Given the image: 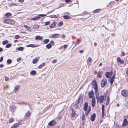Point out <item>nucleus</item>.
<instances>
[{
    "instance_id": "62",
    "label": "nucleus",
    "mask_w": 128,
    "mask_h": 128,
    "mask_svg": "<svg viewBox=\"0 0 128 128\" xmlns=\"http://www.w3.org/2000/svg\"><path fill=\"white\" fill-rule=\"evenodd\" d=\"M60 127V126L59 125L56 126H54L53 128H59Z\"/></svg>"
},
{
    "instance_id": "42",
    "label": "nucleus",
    "mask_w": 128,
    "mask_h": 128,
    "mask_svg": "<svg viewBox=\"0 0 128 128\" xmlns=\"http://www.w3.org/2000/svg\"><path fill=\"white\" fill-rule=\"evenodd\" d=\"M49 17L51 18H57V17L55 15H50V16Z\"/></svg>"
},
{
    "instance_id": "2",
    "label": "nucleus",
    "mask_w": 128,
    "mask_h": 128,
    "mask_svg": "<svg viewBox=\"0 0 128 128\" xmlns=\"http://www.w3.org/2000/svg\"><path fill=\"white\" fill-rule=\"evenodd\" d=\"M97 101H98L100 103H102L104 100V97L103 96H101L99 97H96Z\"/></svg>"
},
{
    "instance_id": "63",
    "label": "nucleus",
    "mask_w": 128,
    "mask_h": 128,
    "mask_svg": "<svg viewBox=\"0 0 128 128\" xmlns=\"http://www.w3.org/2000/svg\"><path fill=\"white\" fill-rule=\"evenodd\" d=\"M8 77L5 76V80L6 81L7 80H8Z\"/></svg>"
},
{
    "instance_id": "17",
    "label": "nucleus",
    "mask_w": 128,
    "mask_h": 128,
    "mask_svg": "<svg viewBox=\"0 0 128 128\" xmlns=\"http://www.w3.org/2000/svg\"><path fill=\"white\" fill-rule=\"evenodd\" d=\"M92 87L94 86L98 85L96 80H92Z\"/></svg>"
},
{
    "instance_id": "10",
    "label": "nucleus",
    "mask_w": 128,
    "mask_h": 128,
    "mask_svg": "<svg viewBox=\"0 0 128 128\" xmlns=\"http://www.w3.org/2000/svg\"><path fill=\"white\" fill-rule=\"evenodd\" d=\"M96 114L94 113L90 116V120L92 121H94L95 120Z\"/></svg>"
},
{
    "instance_id": "54",
    "label": "nucleus",
    "mask_w": 128,
    "mask_h": 128,
    "mask_svg": "<svg viewBox=\"0 0 128 128\" xmlns=\"http://www.w3.org/2000/svg\"><path fill=\"white\" fill-rule=\"evenodd\" d=\"M76 105L75 106V108H78V107L79 106V105L78 104H77L76 102Z\"/></svg>"
},
{
    "instance_id": "55",
    "label": "nucleus",
    "mask_w": 128,
    "mask_h": 128,
    "mask_svg": "<svg viewBox=\"0 0 128 128\" xmlns=\"http://www.w3.org/2000/svg\"><path fill=\"white\" fill-rule=\"evenodd\" d=\"M64 14H65L66 15L68 16L69 15V13L68 12H67L66 13H64Z\"/></svg>"
},
{
    "instance_id": "37",
    "label": "nucleus",
    "mask_w": 128,
    "mask_h": 128,
    "mask_svg": "<svg viewBox=\"0 0 128 128\" xmlns=\"http://www.w3.org/2000/svg\"><path fill=\"white\" fill-rule=\"evenodd\" d=\"M46 48L48 49H50L52 47V46L51 44H48L46 45Z\"/></svg>"
},
{
    "instance_id": "40",
    "label": "nucleus",
    "mask_w": 128,
    "mask_h": 128,
    "mask_svg": "<svg viewBox=\"0 0 128 128\" xmlns=\"http://www.w3.org/2000/svg\"><path fill=\"white\" fill-rule=\"evenodd\" d=\"M7 62L8 64H10L12 62V60L10 59H8L7 60Z\"/></svg>"
},
{
    "instance_id": "19",
    "label": "nucleus",
    "mask_w": 128,
    "mask_h": 128,
    "mask_svg": "<svg viewBox=\"0 0 128 128\" xmlns=\"http://www.w3.org/2000/svg\"><path fill=\"white\" fill-rule=\"evenodd\" d=\"M116 60L117 61L119 62L121 64H122L124 61L121 60V58L120 57L117 58Z\"/></svg>"
},
{
    "instance_id": "23",
    "label": "nucleus",
    "mask_w": 128,
    "mask_h": 128,
    "mask_svg": "<svg viewBox=\"0 0 128 128\" xmlns=\"http://www.w3.org/2000/svg\"><path fill=\"white\" fill-rule=\"evenodd\" d=\"M31 115V113L29 111H28L25 114V116H26L27 117H29Z\"/></svg>"
},
{
    "instance_id": "20",
    "label": "nucleus",
    "mask_w": 128,
    "mask_h": 128,
    "mask_svg": "<svg viewBox=\"0 0 128 128\" xmlns=\"http://www.w3.org/2000/svg\"><path fill=\"white\" fill-rule=\"evenodd\" d=\"M35 38L36 40H41L42 39V37L39 36H36Z\"/></svg>"
},
{
    "instance_id": "22",
    "label": "nucleus",
    "mask_w": 128,
    "mask_h": 128,
    "mask_svg": "<svg viewBox=\"0 0 128 128\" xmlns=\"http://www.w3.org/2000/svg\"><path fill=\"white\" fill-rule=\"evenodd\" d=\"M20 88V86L19 85H17L14 88L15 92H16L18 91V90Z\"/></svg>"
},
{
    "instance_id": "11",
    "label": "nucleus",
    "mask_w": 128,
    "mask_h": 128,
    "mask_svg": "<svg viewBox=\"0 0 128 128\" xmlns=\"http://www.w3.org/2000/svg\"><path fill=\"white\" fill-rule=\"evenodd\" d=\"M89 97L90 98H92L94 96V92L93 91L89 92L88 94Z\"/></svg>"
},
{
    "instance_id": "26",
    "label": "nucleus",
    "mask_w": 128,
    "mask_h": 128,
    "mask_svg": "<svg viewBox=\"0 0 128 128\" xmlns=\"http://www.w3.org/2000/svg\"><path fill=\"white\" fill-rule=\"evenodd\" d=\"M38 61V59L36 57L34 59L32 60V63L34 64L36 63Z\"/></svg>"
},
{
    "instance_id": "9",
    "label": "nucleus",
    "mask_w": 128,
    "mask_h": 128,
    "mask_svg": "<svg viewBox=\"0 0 128 128\" xmlns=\"http://www.w3.org/2000/svg\"><path fill=\"white\" fill-rule=\"evenodd\" d=\"M128 124V122L126 119H124L122 122V126H124Z\"/></svg>"
},
{
    "instance_id": "14",
    "label": "nucleus",
    "mask_w": 128,
    "mask_h": 128,
    "mask_svg": "<svg viewBox=\"0 0 128 128\" xmlns=\"http://www.w3.org/2000/svg\"><path fill=\"white\" fill-rule=\"evenodd\" d=\"M92 87L94 88V90L95 94H96L97 95L98 90V85L94 86H93Z\"/></svg>"
},
{
    "instance_id": "60",
    "label": "nucleus",
    "mask_w": 128,
    "mask_h": 128,
    "mask_svg": "<svg viewBox=\"0 0 128 128\" xmlns=\"http://www.w3.org/2000/svg\"><path fill=\"white\" fill-rule=\"evenodd\" d=\"M125 55L124 52H121V55L122 56H124Z\"/></svg>"
},
{
    "instance_id": "13",
    "label": "nucleus",
    "mask_w": 128,
    "mask_h": 128,
    "mask_svg": "<svg viewBox=\"0 0 128 128\" xmlns=\"http://www.w3.org/2000/svg\"><path fill=\"white\" fill-rule=\"evenodd\" d=\"M92 106L94 107L95 105L96 104V102L94 98H92Z\"/></svg>"
},
{
    "instance_id": "25",
    "label": "nucleus",
    "mask_w": 128,
    "mask_h": 128,
    "mask_svg": "<svg viewBox=\"0 0 128 128\" xmlns=\"http://www.w3.org/2000/svg\"><path fill=\"white\" fill-rule=\"evenodd\" d=\"M40 45H35L34 44H31L30 47L32 48H36L39 46Z\"/></svg>"
},
{
    "instance_id": "27",
    "label": "nucleus",
    "mask_w": 128,
    "mask_h": 128,
    "mask_svg": "<svg viewBox=\"0 0 128 128\" xmlns=\"http://www.w3.org/2000/svg\"><path fill=\"white\" fill-rule=\"evenodd\" d=\"M39 28V26L37 24L34 25V26L33 28H32L34 29H36Z\"/></svg>"
},
{
    "instance_id": "3",
    "label": "nucleus",
    "mask_w": 128,
    "mask_h": 128,
    "mask_svg": "<svg viewBox=\"0 0 128 128\" xmlns=\"http://www.w3.org/2000/svg\"><path fill=\"white\" fill-rule=\"evenodd\" d=\"M60 36V34H50V38H56L59 37Z\"/></svg>"
},
{
    "instance_id": "51",
    "label": "nucleus",
    "mask_w": 128,
    "mask_h": 128,
    "mask_svg": "<svg viewBox=\"0 0 128 128\" xmlns=\"http://www.w3.org/2000/svg\"><path fill=\"white\" fill-rule=\"evenodd\" d=\"M57 62V60L56 59L52 61V63H56Z\"/></svg>"
},
{
    "instance_id": "31",
    "label": "nucleus",
    "mask_w": 128,
    "mask_h": 128,
    "mask_svg": "<svg viewBox=\"0 0 128 128\" xmlns=\"http://www.w3.org/2000/svg\"><path fill=\"white\" fill-rule=\"evenodd\" d=\"M8 42V41L7 40L4 41L2 42V44L4 45H6Z\"/></svg>"
},
{
    "instance_id": "36",
    "label": "nucleus",
    "mask_w": 128,
    "mask_h": 128,
    "mask_svg": "<svg viewBox=\"0 0 128 128\" xmlns=\"http://www.w3.org/2000/svg\"><path fill=\"white\" fill-rule=\"evenodd\" d=\"M12 14L10 12H8L5 14V16L6 17H8L11 15Z\"/></svg>"
},
{
    "instance_id": "7",
    "label": "nucleus",
    "mask_w": 128,
    "mask_h": 128,
    "mask_svg": "<svg viewBox=\"0 0 128 128\" xmlns=\"http://www.w3.org/2000/svg\"><path fill=\"white\" fill-rule=\"evenodd\" d=\"M127 93V92L126 90H124L122 91L121 94L122 95L125 97L128 96Z\"/></svg>"
},
{
    "instance_id": "16",
    "label": "nucleus",
    "mask_w": 128,
    "mask_h": 128,
    "mask_svg": "<svg viewBox=\"0 0 128 128\" xmlns=\"http://www.w3.org/2000/svg\"><path fill=\"white\" fill-rule=\"evenodd\" d=\"M88 104L87 102H86L84 107V110L86 111L87 110L88 107Z\"/></svg>"
},
{
    "instance_id": "44",
    "label": "nucleus",
    "mask_w": 128,
    "mask_h": 128,
    "mask_svg": "<svg viewBox=\"0 0 128 128\" xmlns=\"http://www.w3.org/2000/svg\"><path fill=\"white\" fill-rule=\"evenodd\" d=\"M20 38V36L18 35H16L15 36L14 38L16 39H18Z\"/></svg>"
},
{
    "instance_id": "48",
    "label": "nucleus",
    "mask_w": 128,
    "mask_h": 128,
    "mask_svg": "<svg viewBox=\"0 0 128 128\" xmlns=\"http://www.w3.org/2000/svg\"><path fill=\"white\" fill-rule=\"evenodd\" d=\"M50 23V22L49 21H48V22H45V25H48Z\"/></svg>"
},
{
    "instance_id": "64",
    "label": "nucleus",
    "mask_w": 128,
    "mask_h": 128,
    "mask_svg": "<svg viewBox=\"0 0 128 128\" xmlns=\"http://www.w3.org/2000/svg\"><path fill=\"white\" fill-rule=\"evenodd\" d=\"M126 73L127 74V76H128V68L126 71Z\"/></svg>"
},
{
    "instance_id": "28",
    "label": "nucleus",
    "mask_w": 128,
    "mask_h": 128,
    "mask_svg": "<svg viewBox=\"0 0 128 128\" xmlns=\"http://www.w3.org/2000/svg\"><path fill=\"white\" fill-rule=\"evenodd\" d=\"M24 27L28 31H30L31 30V28L30 27L28 26L27 25H24Z\"/></svg>"
},
{
    "instance_id": "32",
    "label": "nucleus",
    "mask_w": 128,
    "mask_h": 128,
    "mask_svg": "<svg viewBox=\"0 0 128 128\" xmlns=\"http://www.w3.org/2000/svg\"><path fill=\"white\" fill-rule=\"evenodd\" d=\"M24 49V48L22 47H20L18 48V50L19 51H22Z\"/></svg>"
},
{
    "instance_id": "30",
    "label": "nucleus",
    "mask_w": 128,
    "mask_h": 128,
    "mask_svg": "<svg viewBox=\"0 0 128 128\" xmlns=\"http://www.w3.org/2000/svg\"><path fill=\"white\" fill-rule=\"evenodd\" d=\"M36 73V72L35 70L32 71L30 73V74L32 75H35Z\"/></svg>"
},
{
    "instance_id": "29",
    "label": "nucleus",
    "mask_w": 128,
    "mask_h": 128,
    "mask_svg": "<svg viewBox=\"0 0 128 128\" xmlns=\"http://www.w3.org/2000/svg\"><path fill=\"white\" fill-rule=\"evenodd\" d=\"M49 39H47L44 40L43 42L44 44H47L49 42Z\"/></svg>"
},
{
    "instance_id": "49",
    "label": "nucleus",
    "mask_w": 128,
    "mask_h": 128,
    "mask_svg": "<svg viewBox=\"0 0 128 128\" xmlns=\"http://www.w3.org/2000/svg\"><path fill=\"white\" fill-rule=\"evenodd\" d=\"M90 112V111H89V110H88V111H87L85 114V115L86 116H87L88 114V113H89Z\"/></svg>"
},
{
    "instance_id": "43",
    "label": "nucleus",
    "mask_w": 128,
    "mask_h": 128,
    "mask_svg": "<svg viewBox=\"0 0 128 128\" xmlns=\"http://www.w3.org/2000/svg\"><path fill=\"white\" fill-rule=\"evenodd\" d=\"M63 18H64L65 19H68L70 17L68 16L65 15L63 16Z\"/></svg>"
},
{
    "instance_id": "53",
    "label": "nucleus",
    "mask_w": 128,
    "mask_h": 128,
    "mask_svg": "<svg viewBox=\"0 0 128 128\" xmlns=\"http://www.w3.org/2000/svg\"><path fill=\"white\" fill-rule=\"evenodd\" d=\"M54 44V41L53 40L51 41L50 42L49 44Z\"/></svg>"
},
{
    "instance_id": "8",
    "label": "nucleus",
    "mask_w": 128,
    "mask_h": 128,
    "mask_svg": "<svg viewBox=\"0 0 128 128\" xmlns=\"http://www.w3.org/2000/svg\"><path fill=\"white\" fill-rule=\"evenodd\" d=\"M82 100L81 97L79 96V98L76 100V103L77 104H80L82 102Z\"/></svg>"
},
{
    "instance_id": "46",
    "label": "nucleus",
    "mask_w": 128,
    "mask_h": 128,
    "mask_svg": "<svg viewBox=\"0 0 128 128\" xmlns=\"http://www.w3.org/2000/svg\"><path fill=\"white\" fill-rule=\"evenodd\" d=\"M39 16H40L42 17H43L44 16H46V14H40L39 15Z\"/></svg>"
},
{
    "instance_id": "41",
    "label": "nucleus",
    "mask_w": 128,
    "mask_h": 128,
    "mask_svg": "<svg viewBox=\"0 0 128 128\" xmlns=\"http://www.w3.org/2000/svg\"><path fill=\"white\" fill-rule=\"evenodd\" d=\"M12 46V44H8L6 46V48H9Z\"/></svg>"
},
{
    "instance_id": "39",
    "label": "nucleus",
    "mask_w": 128,
    "mask_h": 128,
    "mask_svg": "<svg viewBox=\"0 0 128 128\" xmlns=\"http://www.w3.org/2000/svg\"><path fill=\"white\" fill-rule=\"evenodd\" d=\"M14 120L13 118H11L9 119L8 122L10 123L14 122Z\"/></svg>"
},
{
    "instance_id": "34",
    "label": "nucleus",
    "mask_w": 128,
    "mask_h": 128,
    "mask_svg": "<svg viewBox=\"0 0 128 128\" xmlns=\"http://www.w3.org/2000/svg\"><path fill=\"white\" fill-rule=\"evenodd\" d=\"M45 64V63L44 62H43L42 63L38 66V68H41L43 66H44Z\"/></svg>"
},
{
    "instance_id": "61",
    "label": "nucleus",
    "mask_w": 128,
    "mask_h": 128,
    "mask_svg": "<svg viewBox=\"0 0 128 128\" xmlns=\"http://www.w3.org/2000/svg\"><path fill=\"white\" fill-rule=\"evenodd\" d=\"M64 6V5L62 4H60V7H63Z\"/></svg>"
},
{
    "instance_id": "38",
    "label": "nucleus",
    "mask_w": 128,
    "mask_h": 128,
    "mask_svg": "<svg viewBox=\"0 0 128 128\" xmlns=\"http://www.w3.org/2000/svg\"><path fill=\"white\" fill-rule=\"evenodd\" d=\"M101 10V9H97L94 10L93 12L95 13H97L100 12Z\"/></svg>"
},
{
    "instance_id": "12",
    "label": "nucleus",
    "mask_w": 128,
    "mask_h": 128,
    "mask_svg": "<svg viewBox=\"0 0 128 128\" xmlns=\"http://www.w3.org/2000/svg\"><path fill=\"white\" fill-rule=\"evenodd\" d=\"M102 117L103 118L104 116V106L102 105Z\"/></svg>"
},
{
    "instance_id": "47",
    "label": "nucleus",
    "mask_w": 128,
    "mask_h": 128,
    "mask_svg": "<svg viewBox=\"0 0 128 128\" xmlns=\"http://www.w3.org/2000/svg\"><path fill=\"white\" fill-rule=\"evenodd\" d=\"M54 27V24H52L50 26V28H52Z\"/></svg>"
},
{
    "instance_id": "57",
    "label": "nucleus",
    "mask_w": 128,
    "mask_h": 128,
    "mask_svg": "<svg viewBox=\"0 0 128 128\" xmlns=\"http://www.w3.org/2000/svg\"><path fill=\"white\" fill-rule=\"evenodd\" d=\"M11 5L12 6H18V4H15L14 3H13L12 4H11Z\"/></svg>"
},
{
    "instance_id": "52",
    "label": "nucleus",
    "mask_w": 128,
    "mask_h": 128,
    "mask_svg": "<svg viewBox=\"0 0 128 128\" xmlns=\"http://www.w3.org/2000/svg\"><path fill=\"white\" fill-rule=\"evenodd\" d=\"M91 60V58L90 57H88V58L87 61L89 62H90Z\"/></svg>"
},
{
    "instance_id": "4",
    "label": "nucleus",
    "mask_w": 128,
    "mask_h": 128,
    "mask_svg": "<svg viewBox=\"0 0 128 128\" xmlns=\"http://www.w3.org/2000/svg\"><path fill=\"white\" fill-rule=\"evenodd\" d=\"M113 72H106L105 75L106 77L108 78H109L111 77V76L112 75Z\"/></svg>"
},
{
    "instance_id": "21",
    "label": "nucleus",
    "mask_w": 128,
    "mask_h": 128,
    "mask_svg": "<svg viewBox=\"0 0 128 128\" xmlns=\"http://www.w3.org/2000/svg\"><path fill=\"white\" fill-rule=\"evenodd\" d=\"M115 78L114 76H113L110 80V83L111 85H112V84L113 82H114V79Z\"/></svg>"
},
{
    "instance_id": "50",
    "label": "nucleus",
    "mask_w": 128,
    "mask_h": 128,
    "mask_svg": "<svg viewBox=\"0 0 128 128\" xmlns=\"http://www.w3.org/2000/svg\"><path fill=\"white\" fill-rule=\"evenodd\" d=\"M85 119V118H84V114H82V120L83 121H84V120Z\"/></svg>"
},
{
    "instance_id": "6",
    "label": "nucleus",
    "mask_w": 128,
    "mask_h": 128,
    "mask_svg": "<svg viewBox=\"0 0 128 128\" xmlns=\"http://www.w3.org/2000/svg\"><path fill=\"white\" fill-rule=\"evenodd\" d=\"M56 123V121L54 120H53L50 122L48 123V125L49 126H54Z\"/></svg>"
},
{
    "instance_id": "24",
    "label": "nucleus",
    "mask_w": 128,
    "mask_h": 128,
    "mask_svg": "<svg viewBox=\"0 0 128 128\" xmlns=\"http://www.w3.org/2000/svg\"><path fill=\"white\" fill-rule=\"evenodd\" d=\"M71 116L72 118H74L76 114L74 111L72 109V113L71 114Z\"/></svg>"
},
{
    "instance_id": "59",
    "label": "nucleus",
    "mask_w": 128,
    "mask_h": 128,
    "mask_svg": "<svg viewBox=\"0 0 128 128\" xmlns=\"http://www.w3.org/2000/svg\"><path fill=\"white\" fill-rule=\"evenodd\" d=\"M68 46L66 45H64L63 46L64 48V49H66L67 47Z\"/></svg>"
},
{
    "instance_id": "56",
    "label": "nucleus",
    "mask_w": 128,
    "mask_h": 128,
    "mask_svg": "<svg viewBox=\"0 0 128 128\" xmlns=\"http://www.w3.org/2000/svg\"><path fill=\"white\" fill-rule=\"evenodd\" d=\"M21 59L22 58H18L17 59V61L18 62H19L21 60Z\"/></svg>"
},
{
    "instance_id": "35",
    "label": "nucleus",
    "mask_w": 128,
    "mask_h": 128,
    "mask_svg": "<svg viewBox=\"0 0 128 128\" xmlns=\"http://www.w3.org/2000/svg\"><path fill=\"white\" fill-rule=\"evenodd\" d=\"M40 18V16H37L35 18H34L31 19V20H36L38 19L39 18Z\"/></svg>"
},
{
    "instance_id": "15",
    "label": "nucleus",
    "mask_w": 128,
    "mask_h": 128,
    "mask_svg": "<svg viewBox=\"0 0 128 128\" xmlns=\"http://www.w3.org/2000/svg\"><path fill=\"white\" fill-rule=\"evenodd\" d=\"M20 124L19 123L15 124L11 126V128H17L19 126Z\"/></svg>"
},
{
    "instance_id": "33",
    "label": "nucleus",
    "mask_w": 128,
    "mask_h": 128,
    "mask_svg": "<svg viewBox=\"0 0 128 128\" xmlns=\"http://www.w3.org/2000/svg\"><path fill=\"white\" fill-rule=\"evenodd\" d=\"M82 41V40H77L76 42V44H75V45H78Z\"/></svg>"
},
{
    "instance_id": "18",
    "label": "nucleus",
    "mask_w": 128,
    "mask_h": 128,
    "mask_svg": "<svg viewBox=\"0 0 128 128\" xmlns=\"http://www.w3.org/2000/svg\"><path fill=\"white\" fill-rule=\"evenodd\" d=\"M102 74V71H99L98 72L97 74V76L99 78H101V76Z\"/></svg>"
},
{
    "instance_id": "58",
    "label": "nucleus",
    "mask_w": 128,
    "mask_h": 128,
    "mask_svg": "<svg viewBox=\"0 0 128 128\" xmlns=\"http://www.w3.org/2000/svg\"><path fill=\"white\" fill-rule=\"evenodd\" d=\"M3 60V58L2 57H1L0 59V62H2Z\"/></svg>"
},
{
    "instance_id": "45",
    "label": "nucleus",
    "mask_w": 128,
    "mask_h": 128,
    "mask_svg": "<svg viewBox=\"0 0 128 128\" xmlns=\"http://www.w3.org/2000/svg\"><path fill=\"white\" fill-rule=\"evenodd\" d=\"M63 24V23L62 22H60L58 24V26H60Z\"/></svg>"
},
{
    "instance_id": "1",
    "label": "nucleus",
    "mask_w": 128,
    "mask_h": 128,
    "mask_svg": "<svg viewBox=\"0 0 128 128\" xmlns=\"http://www.w3.org/2000/svg\"><path fill=\"white\" fill-rule=\"evenodd\" d=\"M107 80L106 78H103L101 81V86L103 87L106 84Z\"/></svg>"
},
{
    "instance_id": "5",
    "label": "nucleus",
    "mask_w": 128,
    "mask_h": 128,
    "mask_svg": "<svg viewBox=\"0 0 128 128\" xmlns=\"http://www.w3.org/2000/svg\"><path fill=\"white\" fill-rule=\"evenodd\" d=\"M4 22L8 24H12L14 23V22L12 20H4Z\"/></svg>"
}]
</instances>
